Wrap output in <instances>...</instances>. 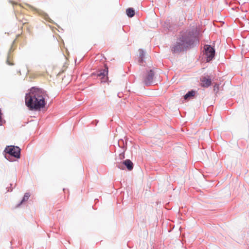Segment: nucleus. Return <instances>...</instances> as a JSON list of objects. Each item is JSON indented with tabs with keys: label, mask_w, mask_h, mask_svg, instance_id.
Wrapping results in <instances>:
<instances>
[{
	"label": "nucleus",
	"mask_w": 249,
	"mask_h": 249,
	"mask_svg": "<svg viewBox=\"0 0 249 249\" xmlns=\"http://www.w3.org/2000/svg\"><path fill=\"white\" fill-rule=\"evenodd\" d=\"M123 163L126 166L127 169L131 171L133 169V164L129 160H126L123 162Z\"/></svg>",
	"instance_id": "6e6552de"
},
{
	"label": "nucleus",
	"mask_w": 249,
	"mask_h": 249,
	"mask_svg": "<svg viewBox=\"0 0 249 249\" xmlns=\"http://www.w3.org/2000/svg\"><path fill=\"white\" fill-rule=\"evenodd\" d=\"M7 63L9 65H14L12 59H11L10 56L9 55L8 56V57L7 59Z\"/></svg>",
	"instance_id": "ddd939ff"
},
{
	"label": "nucleus",
	"mask_w": 249,
	"mask_h": 249,
	"mask_svg": "<svg viewBox=\"0 0 249 249\" xmlns=\"http://www.w3.org/2000/svg\"><path fill=\"white\" fill-rule=\"evenodd\" d=\"M211 84V80L209 77H203L200 79V85L201 87L208 88Z\"/></svg>",
	"instance_id": "423d86ee"
},
{
	"label": "nucleus",
	"mask_w": 249,
	"mask_h": 249,
	"mask_svg": "<svg viewBox=\"0 0 249 249\" xmlns=\"http://www.w3.org/2000/svg\"><path fill=\"white\" fill-rule=\"evenodd\" d=\"M139 55H140V59H139V63L140 65H142L143 63V58L144 56V53L142 50L140 49L139 50Z\"/></svg>",
	"instance_id": "9d476101"
},
{
	"label": "nucleus",
	"mask_w": 249,
	"mask_h": 249,
	"mask_svg": "<svg viewBox=\"0 0 249 249\" xmlns=\"http://www.w3.org/2000/svg\"><path fill=\"white\" fill-rule=\"evenodd\" d=\"M154 75V72L152 70H150L148 72L147 76L144 80V83L146 85H148L151 83L153 79Z\"/></svg>",
	"instance_id": "0eeeda50"
},
{
	"label": "nucleus",
	"mask_w": 249,
	"mask_h": 249,
	"mask_svg": "<svg viewBox=\"0 0 249 249\" xmlns=\"http://www.w3.org/2000/svg\"><path fill=\"white\" fill-rule=\"evenodd\" d=\"M192 43L189 35H185L180 37L177 41L172 51L174 53H178L186 49Z\"/></svg>",
	"instance_id": "f03ea898"
},
{
	"label": "nucleus",
	"mask_w": 249,
	"mask_h": 249,
	"mask_svg": "<svg viewBox=\"0 0 249 249\" xmlns=\"http://www.w3.org/2000/svg\"><path fill=\"white\" fill-rule=\"evenodd\" d=\"M4 151L15 158H19L20 157V149L18 146H8L5 148Z\"/></svg>",
	"instance_id": "7ed1b4c3"
},
{
	"label": "nucleus",
	"mask_w": 249,
	"mask_h": 249,
	"mask_svg": "<svg viewBox=\"0 0 249 249\" xmlns=\"http://www.w3.org/2000/svg\"><path fill=\"white\" fill-rule=\"evenodd\" d=\"M126 13L128 17L132 18L134 16L135 11L133 8H129L126 9Z\"/></svg>",
	"instance_id": "1a4fd4ad"
},
{
	"label": "nucleus",
	"mask_w": 249,
	"mask_h": 249,
	"mask_svg": "<svg viewBox=\"0 0 249 249\" xmlns=\"http://www.w3.org/2000/svg\"><path fill=\"white\" fill-rule=\"evenodd\" d=\"M46 92L43 89L33 87L25 96V104L31 110H39L46 105Z\"/></svg>",
	"instance_id": "f257e3e1"
},
{
	"label": "nucleus",
	"mask_w": 249,
	"mask_h": 249,
	"mask_svg": "<svg viewBox=\"0 0 249 249\" xmlns=\"http://www.w3.org/2000/svg\"><path fill=\"white\" fill-rule=\"evenodd\" d=\"M195 91H189L185 96H184V99H187L188 98H189V97H193L195 96Z\"/></svg>",
	"instance_id": "9b49d317"
},
{
	"label": "nucleus",
	"mask_w": 249,
	"mask_h": 249,
	"mask_svg": "<svg viewBox=\"0 0 249 249\" xmlns=\"http://www.w3.org/2000/svg\"><path fill=\"white\" fill-rule=\"evenodd\" d=\"M9 2L12 3V4H17V3L15 2H13L12 1H11V0H9Z\"/></svg>",
	"instance_id": "2eb2a0df"
},
{
	"label": "nucleus",
	"mask_w": 249,
	"mask_h": 249,
	"mask_svg": "<svg viewBox=\"0 0 249 249\" xmlns=\"http://www.w3.org/2000/svg\"><path fill=\"white\" fill-rule=\"evenodd\" d=\"M219 85L218 84H215L213 86V91L215 93H217L219 91Z\"/></svg>",
	"instance_id": "f8f14e48"
},
{
	"label": "nucleus",
	"mask_w": 249,
	"mask_h": 249,
	"mask_svg": "<svg viewBox=\"0 0 249 249\" xmlns=\"http://www.w3.org/2000/svg\"><path fill=\"white\" fill-rule=\"evenodd\" d=\"M108 73V68L106 67L105 69L98 71L97 73H92L91 76L96 75L97 77H101V81L102 82H105L107 81V75Z\"/></svg>",
	"instance_id": "39448f33"
},
{
	"label": "nucleus",
	"mask_w": 249,
	"mask_h": 249,
	"mask_svg": "<svg viewBox=\"0 0 249 249\" xmlns=\"http://www.w3.org/2000/svg\"><path fill=\"white\" fill-rule=\"evenodd\" d=\"M205 54L207 56V61L209 62L213 59L215 55V50L210 45H206L204 47Z\"/></svg>",
	"instance_id": "20e7f679"
},
{
	"label": "nucleus",
	"mask_w": 249,
	"mask_h": 249,
	"mask_svg": "<svg viewBox=\"0 0 249 249\" xmlns=\"http://www.w3.org/2000/svg\"><path fill=\"white\" fill-rule=\"evenodd\" d=\"M29 196H30V194L29 193H25L24 196V197L23 198V199L22 200V202L27 201L29 199Z\"/></svg>",
	"instance_id": "4468645a"
}]
</instances>
